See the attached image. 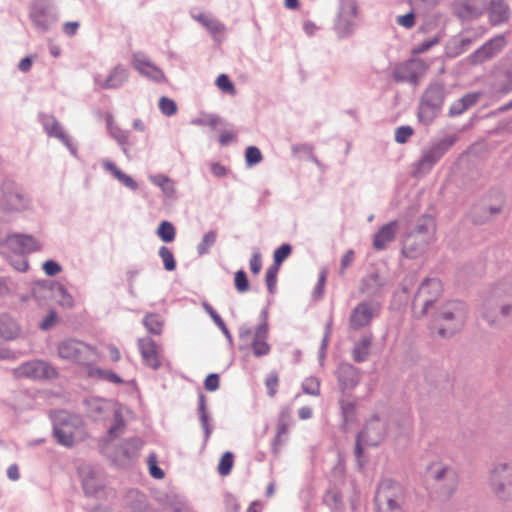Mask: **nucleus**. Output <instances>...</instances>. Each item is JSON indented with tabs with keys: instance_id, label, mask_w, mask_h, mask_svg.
Segmentation results:
<instances>
[{
	"instance_id": "1",
	"label": "nucleus",
	"mask_w": 512,
	"mask_h": 512,
	"mask_svg": "<svg viewBox=\"0 0 512 512\" xmlns=\"http://www.w3.org/2000/svg\"><path fill=\"white\" fill-rule=\"evenodd\" d=\"M505 298H512V285L500 283L484 299L481 316L490 326H499L502 319L509 317L512 304L505 303Z\"/></svg>"
},
{
	"instance_id": "2",
	"label": "nucleus",
	"mask_w": 512,
	"mask_h": 512,
	"mask_svg": "<svg viewBox=\"0 0 512 512\" xmlns=\"http://www.w3.org/2000/svg\"><path fill=\"white\" fill-rule=\"evenodd\" d=\"M446 97V89L443 83L433 82L428 85L421 96L417 117L424 125H430L441 113Z\"/></svg>"
},
{
	"instance_id": "3",
	"label": "nucleus",
	"mask_w": 512,
	"mask_h": 512,
	"mask_svg": "<svg viewBox=\"0 0 512 512\" xmlns=\"http://www.w3.org/2000/svg\"><path fill=\"white\" fill-rule=\"evenodd\" d=\"M456 141L455 134L433 141L429 147L422 150L420 158L414 164L413 175L419 177L429 173Z\"/></svg>"
},
{
	"instance_id": "4",
	"label": "nucleus",
	"mask_w": 512,
	"mask_h": 512,
	"mask_svg": "<svg viewBox=\"0 0 512 512\" xmlns=\"http://www.w3.org/2000/svg\"><path fill=\"white\" fill-rule=\"evenodd\" d=\"M57 352L61 359L87 367L93 365L98 359L97 349L94 346L74 338L61 341Z\"/></svg>"
},
{
	"instance_id": "5",
	"label": "nucleus",
	"mask_w": 512,
	"mask_h": 512,
	"mask_svg": "<svg viewBox=\"0 0 512 512\" xmlns=\"http://www.w3.org/2000/svg\"><path fill=\"white\" fill-rule=\"evenodd\" d=\"M467 311L465 304L458 300L448 301L440 309L437 310L435 321H445L449 325L440 327L437 331L441 337H450L460 331L464 326Z\"/></svg>"
},
{
	"instance_id": "6",
	"label": "nucleus",
	"mask_w": 512,
	"mask_h": 512,
	"mask_svg": "<svg viewBox=\"0 0 512 512\" xmlns=\"http://www.w3.org/2000/svg\"><path fill=\"white\" fill-rule=\"evenodd\" d=\"M405 494L401 485L392 481H383L375 497L377 512H404Z\"/></svg>"
},
{
	"instance_id": "7",
	"label": "nucleus",
	"mask_w": 512,
	"mask_h": 512,
	"mask_svg": "<svg viewBox=\"0 0 512 512\" xmlns=\"http://www.w3.org/2000/svg\"><path fill=\"white\" fill-rule=\"evenodd\" d=\"M35 29L51 30L59 20L51 0H34L29 13Z\"/></svg>"
},
{
	"instance_id": "8",
	"label": "nucleus",
	"mask_w": 512,
	"mask_h": 512,
	"mask_svg": "<svg viewBox=\"0 0 512 512\" xmlns=\"http://www.w3.org/2000/svg\"><path fill=\"white\" fill-rule=\"evenodd\" d=\"M380 312V304L365 300L359 302L352 310L348 319L349 330L359 331L372 323L373 319L378 317Z\"/></svg>"
},
{
	"instance_id": "9",
	"label": "nucleus",
	"mask_w": 512,
	"mask_h": 512,
	"mask_svg": "<svg viewBox=\"0 0 512 512\" xmlns=\"http://www.w3.org/2000/svg\"><path fill=\"white\" fill-rule=\"evenodd\" d=\"M490 485L498 498H512V462L495 465L490 474Z\"/></svg>"
},
{
	"instance_id": "10",
	"label": "nucleus",
	"mask_w": 512,
	"mask_h": 512,
	"mask_svg": "<svg viewBox=\"0 0 512 512\" xmlns=\"http://www.w3.org/2000/svg\"><path fill=\"white\" fill-rule=\"evenodd\" d=\"M15 374L18 377L34 380L54 379L58 376L56 368L44 360L24 362L15 369Z\"/></svg>"
},
{
	"instance_id": "11",
	"label": "nucleus",
	"mask_w": 512,
	"mask_h": 512,
	"mask_svg": "<svg viewBox=\"0 0 512 512\" xmlns=\"http://www.w3.org/2000/svg\"><path fill=\"white\" fill-rule=\"evenodd\" d=\"M441 293L442 283L439 279L426 278L422 281L412 303L413 308H415L417 302L423 298V307L420 310L418 317H422L427 314L428 309L434 305Z\"/></svg>"
},
{
	"instance_id": "12",
	"label": "nucleus",
	"mask_w": 512,
	"mask_h": 512,
	"mask_svg": "<svg viewBox=\"0 0 512 512\" xmlns=\"http://www.w3.org/2000/svg\"><path fill=\"white\" fill-rule=\"evenodd\" d=\"M133 68L144 78L154 83L166 82V76L162 69L156 66L143 52H136L132 56Z\"/></svg>"
},
{
	"instance_id": "13",
	"label": "nucleus",
	"mask_w": 512,
	"mask_h": 512,
	"mask_svg": "<svg viewBox=\"0 0 512 512\" xmlns=\"http://www.w3.org/2000/svg\"><path fill=\"white\" fill-rule=\"evenodd\" d=\"M424 66L421 61L410 59L396 65L392 72V78L397 83H410L418 85Z\"/></svg>"
},
{
	"instance_id": "14",
	"label": "nucleus",
	"mask_w": 512,
	"mask_h": 512,
	"mask_svg": "<svg viewBox=\"0 0 512 512\" xmlns=\"http://www.w3.org/2000/svg\"><path fill=\"white\" fill-rule=\"evenodd\" d=\"M128 78L129 70L122 64H117L114 66L104 80H102V76L100 74H95L93 76L96 90L119 89L124 86V84L128 81Z\"/></svg>"
},
{
	"instance_id": "15",
	"label": "nucleus",
	"mask_w": 512,
	"mask_h": 512,
	"mask_svg": "<svg viewBox=\"0 0 512 512\" xmlns=\"http://www.w3.org/2000/svg\"><path fill=\"white\" fill-rule=\"evenodd\" d=\"M53 435L57 443L64 447L74 445V425L67 412H59L53 420Z\"/></svg>"
},
{
	"instance_id": "16",
	"label": "nucleus",
	"mask_w": 512,
	"mask_h": 512,
	"mask_svg": "<svg viewBox=\"0 0 512 512\" xmlns=\"http://www.w3.org/2000/svg\"><path fill=\"white\" fill-rule=\"evenodd\" d=\"M506 45L503 34H497L468 56L472 65L481 64L498 54Z\"/></svg>"
},
{
	"instance_id": "17",
	"label": "nucleus",
	"mask_w": 512,
	"mask_h": 512,
	"mask_svg": "<svg viewBox=\"0 0 512 512\" xmlns=\"http://www.w3.org/2000/svg\"><path fill=\"white\" fill-rule=\"evenodd\" d=\"M3 205L10 210H21L27 201L21 188L12 180H5L0 186Z\"/></svg>"
},
{
	"instance_id": "18",
	"label": "nucleus",
	"mask_w": 512,
	"mask_h": 512,
	"mask_svg": "<svg viewBox=\"0 0 512 512\" xmlns=\"http://www.w3.org/2000/svg\"><path fill=\"white\" fill-rule=\"evenodd\" d=\"M387 433V427L380 417L374 415L366 423L363 430L358 433V438L364 439V444L367 446H377L383 441Z\"/></svg>"
},
{
	"instance_id": "19",
	"label": "nucleus",
	"mask_w": 512,
	"mask_h": 512,
	"mask_svg": "<svg viewBox=\"0 0 512 512\" xmlns=\"http://www.w3.org/2000/svg\"><path fill=\"white\" fill-rule=\"evenodd\" d=\"M356 0H340L337 29L348 32L356 27L358 21Z\"/></svg>"
},
{
	"instance_id": "20",
	"label": "nucleus",
	"mask_w": 512,
	"mask_h": 512,
	"mask_svg": "<svg viewBox=\"0 0 512 512\" xmlns=\"http://www.w3.org/2000/svg\"><path fill=\"white\" fill-rule=\"evenodd\" d=\"M335 375L343 393L355 389L360 382V370L347 362L338 365Z\"/></svg>"
},
{
	"instance_id": "21",
	"label": "nucleus",
	"mask_w": 512,
	"mask_h": 512,
	"mask_svg": "<svg viewBox=\"0 0 512 512\" xmlns=\"http://www.w3.org/2000/svg\"><path fill=\"white\" fill-rule=\"evenodd\" d=\"M3 243H7L9 247L21 253H33L41 249L40 243L27 234H9L0 237V245Z\"/></svg>"
},
{
	"instance_id": "22",
	"label": "nucleus",
	"mask_w": 512,
	"mask_h": 512,
	"mask_svg": "<svg viewBox=\"0 0 512 512\" xmlns=\"http://www.w3.org/2000/svg\"><path fill=\"white\" fill-rule=\"evenodd\" d=\"M488 0H464L454 4L455 13L462 19L479 17L487 8Z\"/></svg>"
},
{
	"instance_id": "23",
	"label": "nucleus",
	"mask_w": 512,
	"mask_h": 512,
	"mask_svg": "<svg viewBox=\"0 0 512 512\" xmlns=\"http://www.w3.org/2000/svg\"><path fill=\"white\" fill-rule=\"evenodd\" d=\"M138 346L143 364L153 370L159 369L161 362L158 357L155 341L149 337L141 338L138 340Z\"/></svg>"
},
{
	"instance_id": "24",
	"label": "nucleus",
	"mask_w": 512,
	"mask_h": 512,
	"mask_svg": "<svg viewBox=\"0 0 512 512\" xmlns=\"http://www.w3.org/2000/svg\"><path fill=\"white\" fill-rule=\"evenodd\" d=\"M143 445L144 442L139 437L124 439L118 447L119 461L121 464H126L137 459Z\"/></svg>"
},
{
	"instance_id": "25",
	"label": "nucleus",
	"mask_w": 512,
	"mask_h": 512,
	"mask_svg": "<svg viewBox=\"0 0 512 512\" xmlns=\"http://www.w3.org/2000/svg\"><path fill=\"white\" fill-rule=\"evenodd\" d=\"M398 229V222L396 220L390 221L383 225L373 236V248L377 251H382L387 248V245L394 241Z\"/></svg>"
},
{
	"instance_id": "26",
	"label": "nucleus",
	"mask_w": 512,
	"mask_h": 512,
	"mask_svg": "<svg viewBox=\"0 0 512 512\" xmlns=\"http://www.w3.org/2000/svg\"><path fill=\"white\" fill-rule=\"evenodd\" d=\"M385 284V280L378 271L372 270L361 279L360 292L370 297H377Z\"/></svg>"
},
{
	"instance_id": "27",
	"label": "nucleus",
	"mask_w": 512,
	"mask_h": 512,
	"mask_svg": "<svg viewBox=\"0 0 512 512\" xmlns=\"http://www.w3.org/2000/svg\"><path fill=\"white\" fill-rule=\"evenodd\" d=\"M482 96V92L474 91L463 95L451 104L448 111L449 117H457L475 106Z\"/></svg>"
},
{
	"instance_id": "28",
	"label": "nucleus",
	"mask_w": 512,
	"mask_h": 512,
	"mask_svg": "<svg viewBox=\"0 0 512 512\" xmlns=\"http://www.w3.org/2000/svg\"><path fill=\"white\" fill-rule=\"evenodd\" d=\"M268 337L266 327L255 328L250 347L256 358L267 356L271 352V345L267 342Z\"/></svg>"
},
{
	"instance_id": "29",
	"label": "nucleus",
	"mask_w": 512,
	"mask_h": 512,
	"mask_svg": "<svg viewBox=\"0 0 512 512\" xmlns=\"http://www.w3.org/2000/svg\"><path fill=\"white\" fill-rule=\"evenodd\" d=\"M107 130L109 135L117 142V144L121 147L122 151L127 154L128 147L132 146L134 143L131 140V133L128 130H123L118 125L113 123V118L111 115L107 116Z\"/></svg>"
},
{
	"instance_id": "30",
	"label": "nucleus",
	"mask_w": 512,
	"mask_h": 512,
	"mask_svg": "<svg viewBox=\"0 0 512 512\" xmlns=\"http://www.w3.org/2000/svg\"><path fill=\"white\" fill-rule=\"evenodd\" d=\"M490 7L488 9L489 20L493 26L505 23L510 18V9L504 0L488 1Z\"/></svg>"
},
{
	"instance_id": "31",
	"label": "nucleus",
	"mask_w": 512,
	"mask_h": 512,
	"mask_svg": "<svg viewBox=\"0 0 512 512\" xmlns=\"http://www.w3.org/2000/svg\"><path fill=\"white\" fill-rule=\"evenodd\" d=\"M372 342L373 334L371 332H366L354 343L352 359L356 363H363L368 359Z\"/></svg>"
},
{
	"instance_id": "32",
	"label": "nucleus",
	"mask_w": 512,
	"mask_h": 512,
	"mask_svg": "<svg viewBox=\"0 0 512 512\" xmlns=\"http://www.w3.org/2000/svg\"><path fill=\"white\" fill-rule=\"evenodd\" d=\"M197 414L204 431V444H206L212 434L213 425L211 424V416L207 409L206 396L203 392L198 394Z\"/></svg>"
},
{
	"instance_id": "33",
	"label": "nucleus",
	"mask_w": 512,
	"mask_h": 512,
	"mask_svg": "<svg viewBox=\"0 0 512 512\" xmlns=\"http://www.w3.org/2000/svg\"><path fill=\"white\" fill-rule=\"evenodd\" d=\"M56 281L40 280L34 283L31 289L32 297L39 303L43 304L47 300L56 296V289H54Z\"/></svg>"
},
{
	"instance_id": "34",
	"label": "nucleus",
	"mask_w": 512,
	"mask_h": 512,
	"mask_svg": "<svg viewBox=\"0 0 512 512\" xmlns=\"http://www.w3.org/2000/svg\"><path fill=\"white\" fill-rule=\"evenodd\" d=\"M433 478L440 482L442 480L446 481V484L443 487V491L441 492L443 497L449 498L457 487V476L454 470L448 467H442L438 471H436L433 475Z\"/></svg>"
},
{
	"instance_id": "35",
	"label": "nucleus",
	"mask_w": 512,
	"mask_h": 512,
	"mask_svg": "<svg viewBox=\"0 0 512 512\" xmlns=\"http://www.w3.org/2000/svg\"><path fill=\"white\" fill-rule=\"evenodd\" d=\"M472 42V38H462L460 35L453 36L446 47L447 55L456 57L462 54L470 47Z\"/></svg>"
},
{
	"instance_id": "36",
	"label": "nucleus",
	"mask_w": 512,
	"mask_h": 512,
	"mask_svg": "<svg viewBox=\"0 0 512 512\" xmlns=\"http://www.w3.org/2000/svg\"><path fill=\"white\" fill-rule=\"evenodd\" d=\"M41 124L44 131L49 137L58 139L59 134H64V130L60 122L53 115L39 114Z\"/></svg>"
},
{
	"instance_id": "37",
	"label": "nucleus",
	"mask_w": 512,
	"mask_h": 512,
	"mask_svg": "<svg viewBox=\"0 0 512 512\" xmlns=\"http://www.w3.org/2000/svg\"><path fill=\"white\" fill-rule=\"evenodd\" d=\"M142 324L150 334L160 335L163 331L164 319L160 314L150 312L143 317Z\"/></svg>"
},
{
	"instance_id": "38",
	"label": "nucleus",
	"mask_w": 512,
	"mask_h": 512,
	"mask_svg": "<svg viewBox=\"0 0 512 512\" xmlns=\"http://www.w3.org/2000/svg\"><path fill=\"white\" fill-rule=\"evenodd\" d=\"M203 309L206 311L207 314L212 318L215 325L222 331L225 338L229 342L230 345H233V337L227 328L225 322L221 318V316L216 312V310L206 301L202 303Z\"/></svg>"
},
{
	"instance_id": "39",
	"label": "nucleus",
	"mask_w": 512,
	"mask_h": 512,
	"mask_svg": "<svg viewBox=\"0 0 512 512\" xmlns=\"http://www.w3.org/2000/svg\"><path fill=\"white\" fill-rule=\"evenodd\" d=\"M149 180L151 181V183L161 188L163 194L166 197L172 198L175 196L176 190L174 187V183L168 176L164 174L151 175L149 177Z\"/></svg>"
},
{
	"instance_id": "40",
	"label": "nucleus",
	"mask_w": 512,
	"mask_h": 512,
	"mask_svg": "<svg viewBox=\"0 0 512 512\" xmlns=\"http://www.w3.org/2000/svg\"><path fill=\"white\" fill-rule=\"evenodd\" d=\"M129 507L135 512H144L147 508V498L138 490H130L127 494Z\"/></svg>"
},
{
	"instance_id": "41",
	"label": "nucleus",
	"mask_w": 512,
	"mask_h": 512,
	"mask_svg": "<svg viewBox=\"0 0 512 512\" xmlns=\"http://www.w3.org/2000/svg\"><path fill=\"white\" fill-rule=\"evenodd\" d=\"M165 505L172 512H191V508L185 498L177 494H168Z\"/></svg>"
},
{
	"instance_id": "42",
	"label": "nucleus",
	"mask_w": 512,
	"mask_h": 512,
	"mask_svg": "<svg viewBox=\"0 0 512 512\" xmlns=\"http://www.w3.org/2000/svg\"><path fill=\"white\" fill-rule=\"evenodd\" d=\"M196 21L201 23L203 28L209 32H221L224 30L223 25L210 14L200 13L193 16Z\"/></svg>"
},
{
	"instance_id": "43",
	"label": "nucleus",
	"mask_w": 512,
	"mask_h": 512,
	"mask_svg": "<svg viewBox=\"0 0 512 512\" xmlns=\"http://www.w3.org/2000/svg\"><path fill=\"white\" fill-rule=\"evenodd\" d=\"M126 423L120 410H115L113 413V423L109 427L107 435L108 440L115 439L125 429Z\"/></svg>"
},
{
	"instance_id": "44",
	"label": "nucleus",
	"mask_w": 512,
	"mask_h": 512,
	"mask_svg": "<svg viewBox=\"0 0 512 512\" xmlns=\"http://www.w3.org/2000/svg\"><path fill=\"white\" fill-rule=\"evenodd\" d=\"M217 240V231L210 230L206 232L201 241L197 245V253L199 256L207 255L210 252V248L214 246Z\"/></svg>"
},
{
	"instance_id": "45",
	"label": "nucleus",
	"mask_w": 512,
	"mask_h": 512,
	"mask_svg": "<svg viewBox=\"0 0 512 512\" xmlns=\"http://www.w3.org/2000/svg\"><path fill=\"white\" fill-rule=\"evenodd\" d=\"M89 376L97 377L101 380L114 384H122L124 382L123 379L115 372L102 368H91L89 370Z\"/></svg>"
},
{
	"instance_id": "46",
	"label": "nucleus",
	"mask_w": 512,
	"mask_h": 512,
	"mask_svg": "<svg viewBox=\"0 0 512 512\" xmlns=\"http://www.w3.org/2000/svg\"><path fill=\"white\" fill-rule=\"evenodd\" d=\"M157 235L163 242L170 243L176 236L175 227L171 222L164 220L158 226Z\"/></svg>"
},
{
	"instance_id": "47",
	"label": "nucleus",
	"mask_w": 512,
	"mask_h": 512,
	"mask_svg": "<svg viewBox=\"0 0 512 512\" xmlns=\"http://www.w3.org/2000/svg\"><path fill=\"white\" fill-rule=\"evenodd\" d=\"M84 493L88 496H97L103 485L93 476L87 475L82 482Z\"/></svg>"
},
{
	"instance_id": "48",
	"label": "nucleus",
	"mask_w": 512,
	"mask_h": 512,
	"mask_svg": "<svg viewBox=\"0 0 512 512\" xmlns=\"http://www.w3.org/2000/svg\"><path fill=\"white\" fill-rule=\"evenodd\" d=\"M343 423L348 424L353 421L356 415V403L352 401L340 400L339 401Z\"/></svg>"
},
{
	"instance_id": "49",
	"label": "nucleus",
	"mask_w": 512,
	"mask_h": 512,
	"mask_svg": "<svg viewBox=\"0 0 512 512\" xmlns=\"http://www.w3.org/2000/svg\"><path fill=\"white\" fill-rule=\"evenodd\" d=\"M158 255L163 262L165 270L174 271L176 269V260L174 258L173 252L168 247L161 246L159 248Z\"/></svg>"
},
{
	"instance_id": "50",
	"label": "nucleus",
	"mask_w": 512,
	"mask_h": 512,
	"mask_svg": "<svg viewBox=\"0 0 512 512\" xmlns=\"http://www.w3.org/2000/svg\"><path fill=\"white\" fill-rule=\"evenodd\" d=\"M54 289H56V296H60L59 304L61 306L67 308L73 307L74 299L61 283L56 281V284H54Z\"/></svg>"
},
{
	"instance_id": "51",
	"label": "nucleus",
	"mask_w": 512,
	"mask_h": 512,
	"mask_svg": "<svg viewBox=\"0 0 512 512\" xmlns=\"http://www.w3.org/2000/svg\"><path fill=\"white\" fill-rule=\"evenodd\" d=\"M263 159L260 149L256 146H248L245 150V163L247 167L259 164Z\"/></svg>"
},
{
	"instance_id": "52",
	"label": "nucleus",
	"mask_w": 512,
	"mask_h": 512,
	"mask_svg": "<svg viewBox=\"0 0 512 512\" xmlns=\"http://www.w3.org/2000/svg\"><path fill=\"white\" fill-rule=\"evenodd\" d=\"M234 463V455L232 452H225L218 464V472L222 476L230 474Z\"/></svg>"
},
{
	"instance_id": "53",
	"label": "nucleus",
	"mask_w": 512,
	"mask_h": 512,
	"mask_svg": "<svg viewBox=\"0 0 512 512\" xmlns=\"http://www.w3.org/2000/svg\"><path fill=\"white\" fill-rule=\"evenodd\" d=\"M323 501L332 512L339 511L342 509V498L340 493L338 492L328 491Z\"/></svg>"
},
{
	"instance_id": "54",
	"label": "nucleus",
	"mask_w": 512,
	"mask_h": 512,
	"mask_svg": "<svg viewBox=\"0 0 512 512\" xmlns=\"http://www.w3.org/2000/svg\"><path fill=\"white\" fill-rule=\"evenodd\" d=\"M302 390L305 394L318 396L320 394V381L316 377H307L302 382Z\"/></svg>"
},
{
	"instance_id": "55",
	"label": "nucleus",
	"mask_w": 512,
	"mask_h": 512,
	"mask_svg": "<svg viewBox=\"0 0 512 512\" xmlns=\"http://www.w3.org/2000/svg\"><path fill=\"white\" fill-rule=\"evenodd\" d=\"M291 252L292 247L290 244L284 243L279 246L273 253V265L280 267Z\"/></svg>"
},
{
	"instance_id": "56",
	"label": "nucleus",
	"mask_w": 512,
	"mask_h": 512,
	"mask_svg": "<svg viewBox=\"0 0 512 512\" xmlns=\"http://www.w3.org/2000/svg\"><path fill=\"white\" fill-rule=\"evenodd\" d=\"M279 271V267L276 265H271L266 270V285L267 289L270 294H274L276 291V285H277V274Z\"/></svg>"
},
{
	"instance_id": "57",
	"label": "nucleus",
	"mask_w": 512,
	"mask_h": 512,
	"mask_svg": "<svg viewBox=\"0 0 512 512\" xmlns=\"http://www.w3.org/2000/svg\"><path fill=\"white\" fill-rule=\"evenodd\" d=\"M221 122L222 119L214 114H204L202 117L195 118L191 121L193 125L210 126L212 128H215Z\"/></svg>"
},
{
	"instance_id": "58",
	"label": "nucleus",
	"mask_w": 512,
	"mask_h": 512,
	"mask_svg": "<svg viewBox=\"0 0 512 512\" xmlns=\"http://www.w3.org/2000/svg\"><path fill=\"white\" fill-rule=\"evenodd\" d=\"M159 109L166 116H173L177 112V104L174 100L163 96L159 100Z\"/></svg>"
},
{
	"instance_id": "59",
	"label": "nucleus",
	"mask_w": 512,
	"mask_h": 512,
	"mask_svg": "<svg viewBox=\"0 0 512 512\" xmlns=\"http://www.w3.org/2000/svg\"><path fill=\"white\" fill-rule=\"evenodd\" d=\"M235 288L239 293H244L249 290V280L244 270H238L234 277Z\"/></svg>"
},
{
	"instance_id": "60",
	"label": "nucleus",
	"mask_w": 512,
	"mask_h": 512,
	"mask_svg": "<svg viewBox=\"0 0 512 512\" xmlns=\"http://www.w3.org/2000/svg\"><path fill=\"white\" fill-rule=\"evenodd\" d=\"M216 85L225 93L234 95L236 93L235 86L226 74H221L216 79Z\"/></svg>"
},
{
	"instance_id": "61",
	"label": "nucleus",
	"mask_w": 512,
	"mask_h": 512,
	"mask_svg": "<svg viewBox=\"0 0 512 512\" xmlns=\"http://www.w3.org/2000/svg\"><path fill=\"white\" fill-rule=\"evenodd\" d=\"M265 385L267 388V394L270 397L275 396L279 385L278 373L275 371H271L266 377Z\"/></svg>"
},
{
	"instance_id": "62",
	"label": "nucleus",
	"mask_w": 512,
	"mask_h": 512,
	"mask_svg": "<svg viewBox=\"0 0 512 512\" xmlns=\"http://www.w3.org/2000/svg\"><path fill=\"white\" fill-rule=\"evenodd\" d=\"M414 130L409 125H403L395 130V141L399 144H404L407 142L408 138L412 136Z\"/></svg>"
},
{
	"instance_id": "63",
	"label": "nucleus",
	"mask_w": 512,
	"mask_h": 512,
	"mask_svg": "<svg viewBox=\"0 0 512 512\" xmlns=\"http://www.w3.org/2000/svg\"><path fill=\"white\" fill-rule=\"evenodd\" d=\"M355 252L353 249H348L341 258L339 274L344 275L346 269L354 262Z\"/></svg>"
},
{
	"instance_id": "64",
	"label": "nucleus",
	"mask_w": 512,
	"mask_h": 512,
	"mask_svg": "<svg viewBox=\"0 0 512 512\" xmlns=\"http://www.w3.org/2000/svg\"><path fill=\"white\" fill-rule=\"evenodd\" d=\"M149 472L150 475L155 479H162L164 477V471L157 465L156 456L151 454L148 458Z\"/></svg>"
}]
</instances>
